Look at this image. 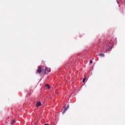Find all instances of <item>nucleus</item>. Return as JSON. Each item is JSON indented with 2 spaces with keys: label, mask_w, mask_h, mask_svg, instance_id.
Masks as SVG:
<instances>
[{
  "label": "nucleus",
  "mask_w": 125,
  "mask_h": 125,
  "mask_svg": "<svg viewBox=\"0 0 125 125\" xmlns=\"http://www.w3.org/2000/svg\"><path fill=\"white\" fill-rule=\"evenodd\" d=\"M51 71V69L50 68H47L45 67H42L39 66L38 69L37 70V72L39 73V74H41V73H42V74H43L44 73H45V74H48V73H50Z\"/></svg>",
  "instance_id": "f257e3e1"
},
{
  "label": "nucleus",
  "mask_w": 125,
  "mask_h": 125,
  "mask_svg": "<svg viewBox=\"0 0 125 125\" xmlns=\"http://www.w3.org/2000/svg\"><path fill=\"white\" fill-rule=\"evenodd\" d=\"M68 109H69V105H68L63 110V112H62V114H65V113H66V111H67V110H68Z\"/></svg>",
  "instance_id": "f03ea898"
},
{
  "label": "nucleus",
  "mask_w": 125,
  "mask_h": 125,
  "mask_svg": "<svg viewBox=\"0 0 125 125\" xmlns=\"http://www.w3.org/2000/svg\"><path fill=\"white\" fill-rule=\"evenodd\" d=\"M42 105V103L40 102H38L37 103V104L36 105V107H40Z\"/></svg>",
  "instance_id": "7ed1b4c3"
},
{
  "label": "nucleus",
  "mask_w": 125,
  "mask_h": 125,
  "mask_svg": "<svg viewBox=\"0 0 125 125\" xmlns=\"http://www.w3.org/2000/svg\"><path fill=\"white\" fill-rule=\"evenodd\" d=\"M45 86L48 88V89H49L50 88V85L48 84H45Z\"/></svg>",
  "instance_id": "20e7f679"
},
{
  "label": "nucleus",
  "mask_w": 125,
  "mask_h": 125,
  "mask_svg": "<svg viewBox=\"0 0 125 125\" xmlns=\"http://www.w3.org/2000/svg\"><path fill=\"white\" fill-rule=\"evenodd\" d=\"M99 56H102V57H104L105 56V55L104 54L100 53L99 54Z\"/></svg>",
  "instance_id": "39448f33"
},
{
  "label": "nucleus",
  "mask_w": 125,
  "mask_h": 125,
  "mask_svg": "<svg viewBox=\"0 0 125 125\" xmlns=\"http://www.w3.org/2000/svg\"><path fill=\"white\" fill-rule=\"evenodd\" d=\"M85 80H86V78H84L83 80V83H84V82H85Z\"/></svg>",
  "instance_id": "423d86ee"
},
{
  "label": "nucleus",
  "mask_w": 125,
  "mask_h": 125,
  "mask_svg": "<svg viewBox=\"0 0 125 125\" xmlns=\"http://www.w3.org/2000/svg\"><path fill=\"white\" fill-rule=\"evenodd\" d=\"M15 121L13 120V122H12V123H11V125H12V124H15Z\"/></svg>",
  "instance_id": "0eeeda50"
},
{
  "label": "nucleus",
  "mask_w": 125,
  "mask_h": 125,
  "mask_svg": "<svg viewBox=\"0 0 125 125\" xmlns=\"http://www.w3.org/2000/svg\"><path fill=\"white\" fill-rule=\"evenodd\" d=\"M92 62H92V60L90 61V64H92Z\"/></svg>",
  "instance_id": "6e6552de"
}]
</instances>
